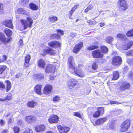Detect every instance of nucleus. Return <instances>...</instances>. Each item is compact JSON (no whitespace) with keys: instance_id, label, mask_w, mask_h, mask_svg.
Segmentation results:
<instances>
[{"instance_id":"nucleus-1","label":"nucleus","mask_w":133,"mask_h":133,"mask_svg":"<svg viewBox=\"0 0 133 133\" xmlns=\"http://www.w3.org/2000/svg\"><path fill=\"white\" fill-rule=\"evenodd\" d=\"M27 20L24 19H21V22L22 23L24 29L28 27L31 28L33 23V20L32 18L29 16L26 18Z\"/></svg>"},{"instance_id":"nucleus-2","label":"nucleus","mask_w":133,"mask_h":133,"mask_svg":"<svg viewBox=\"0 0 133 133\" xmlns=\"http://www.w3.org/2000/svg\"><path fill=\"white\" fill-rule=\"evenodd\" d=\"M119 10L124 11L128 8L127 1L125 0H119L117 2Z\"/></svg>"},{"instance_id":"nucleus-3","label":"nucleus","mask_w":133,"mask_h":133,"mask_svg":"<svg viewBox=\"0 0 133 133\" xmlns=\"http://www.w3.org/2000/svg\"><path fill=\"white\" fill-rule=\"evenodd\" d=\"M56 51L49 47H46L43 51L42 55H45L47 54L55 55L56 54Z\"/></svg>"},{"instance_id":"nucleus-4","label":"nucleus","mask_w":133,"mask_h":133,"mask_svg":"<svg viewBox=\"0 0 133 133\" xmlns=\"http://www.w3.org/2000/svg\"><path fill=\"white\" fill-rule=\"evenodd\" d=\"M130 124V120H127L124 122L122 124L121 130L122 132L127 131Z\"/></svg>"},{"instance_id":"nucleus-5","label":"nucleus","mask_w":133,"mask_h":133,"mask_svg":"<svg viewBox=\"0 0 133 133\" xmlns=\"http://www.w3.org/2000/svg\"><path fill=\"white\" fill-rule=\"evenodd\" d=\"M77 82L74 78H71L69 79L67 83L70 89H72L77 84Z\"/></svg>"},{"instance_id":"nucleus-6","label":"nucleus","mask_w":133,"mask_h":133,"mask_svg":"<svg viewBox=\"0 0 133 133\" xmlns=\"http://www.w3.org/2000/svg\"><path fill=\"white\" fill-rule=\"evenodd\" d=\"M97 111L95 112L93 114V116L95 118L99 117L100 115H102L104 112V110L103 107H98Z\"/></svg>"},{"instance_id":"nucleus-7","label":"nucleus","mask_w":133,"mask_h":133,"mask_svg":"<svg viewBox=\"0 0 133 133\" xmlns=\"http://www.w3.org/2000/svg\"><path fill=\"white\" fill-rule=\"evenodd\" d=\"M92 56L94 58H99L102 57L103 54L101 52L100 50H96L92 52Z\"/></svg>"},{"instance_id":"nucleus-8","label":"nucleus","mask_w":133,"mask_h":133,"mask_svg":"<svg viewBox=\"0 0 133 133\" xmlns=\"http://www.w3.org/2000/svg\"><path fill=\"white\" fill-rule=\"evenodd\" d=\"M68 64L69 69L72 70L75 68V63L74 58L72 56L69 57L68 59Z\"/></svg>"},{"instance_id":"nucleus-9","label":"nucleus","mask_w":133,"mask_h":133,"mask_svg":"<svg viewBox=\"0 0 133 133\" xmlns=\"http://www.w3.org/2000/svg\"><path fill=\"white\" fill-rule=\"evenodd\" d=\"M83 66L82 65H79V68L77 70H76L75 68L73 70L74 71L75 73L78 76L82 78L84 77L85 75L82 71L81 70H78L79 68H81Z\"/></svg>"},{"instance_id":"nucleus-10","label":"nucleus","mask_w":133,"mask_h":133,"mask_svg":"<svg viewBox=\"0 0 133 133\" xmlns=\"http://www.w3.org/2000/svg\"><path fill=\"white\" fill-rule=\"evenodd\" d=\"M58 121V116L56 115H51L48 119L49 122L51 123H56Z\"/></svg>"},{"instance_id":"nucleus-11","label":"nucleus","mask_w":133,"mask_h":133,"mask_svg":"<svg viewBox=\"0 0 133 133\" xmlns=\"http://www.w3.org/2000/svg\"><path fill=\"white\" fill-rule=\"evenodd\" d=\"M122 62L121 58L119 56L114 57L113 59L112 64L115 65H120Z\"/></svg>"},{"instance_id":"nucleus-12","label":"nucleus","mask_w":133,"mask_h":133,"mask_svg":"<svg viewBox=\"0 0 133 133\" xmlns=\"http://www.w3.org/2000/svg\"><path fill=\"white\" fill-rule=\"evenodd\" d=\"M59 131L61 133H67L69 131V128L65 126H62L59 125L57 127Z\"/></svg>"},{"instance_id":"nucleus-13","label":"nucleus","mask_w":133,"mask_h":133,"mask_svg":"<svg viewBox=\"0 0 133 133\" xmlns=\"http://www.w3.org/2000/svg\"><path fill=\"white\" fill-rule=\"evenodd\" d=\"M52 89V87L50 85H47L44 88L43 93L45 94H48L51 92Z\"/></svg>"},{"instance_id":"nucleus-14","label":"nucleus","mask_w":133,"mask_h":133,"mask_svg":"<svg viewBox=\"0 0 133 133\" xmlns=\"http://www.w3.org/2000/svg\"><path fill=\"white\" fill-rule=\"evenodd\" d=\"M133 44V42L129 41L123 44L122 49L123 50H127L130 48Z\"/></svg>"},{"instance_id":"nucleus-15","label":"nucleus","mask_w":133,"mask_h":133,"mask_svg":"<svg viewBox=\"0 0 133 133\" xmlns=\"http://www.w3.org/2000/svg\"><path fill=\"white\" fill-rule=\"evenodd\" d=\"M56 67L50 64L48 65L46 67L45 71L47 73L54 72Z\"/></svg>"},{"instance_id":"nucleus-16","label":"nucleus","mask_w":133,"mask_h":133,"mask_svg":"<svg viewBox=\"0 0 133 133\" xmlns=\"http://www.w3.org/2000/svg\"><path fill=\"white\" fill-rule=\"evenodd\" d=\"M25 120L27 123L31 124L35 121L36 118L32 116H27L25 117Z\"/></svg>"},{"instance_id":"nucleus-17","label":"nucleus","mask_w":133,"mask_h":133,"mask_svg":"<svg viewBox=\"0 0 133 133\" xmlns=\"http://www.w3.org/2000/svg\"><path fill=\"white\" fill-rule=\"evenodd\" d=\"M11 19L9 20H6L3 21L2 24L5 26L12 29L13 25Z\"/></svg>"},{"instance_id":"nucleus-18","label":"nucleus","mask_w":133,"mask_h":133,"mask_svg":"<svg viewBox=\"0 0 133 133\" xmlns=\"http://www.w3.org/2000/svg\"><path fill=\"white\" fill-rule=\"evenodd\" d=\"M83 43L82 42H80L76 45L74 48L73 51L74 52L76 53L80 50L83 47Z\"/></svg>"},{"instance_id":"nucleus-19","label":"nucleus","mask_w":133,"mask_h":133,"mask_svg":"<svg viewBox=\"0 0 133 133\" xmlns=\"http://www.w3.org/2000/svg\"><path fill=\"white\" fill-rule=\"evenodd\" d=\"M49 45L52 47L56 48L60 46V43L59 42L54 41L50 42L48 43Z\"/></svg>"},{"instance_id":"nucleus-20","label":"nucleus","mask_w":133,"mask_h":133,"mask_svg":"<svg viewBox=\"0 0 133 133\" xmlns=\"http://www.w3.org/2000/svg\"><path fill=\"white\" fill-rule=\"evenodd\" d=\"M42 85H37L34 88V90L37 94L41 95L42 94L41 92V89Z\"/></svg>"},{"instance_id":"nucleus-21","label":"nucleus","mask_w":133,"mask_h":133,"mask_svg":"<svg viewBox=\"0 0 133 133\" xmlns=\"http://www.w3.org/2000/svg\"><path fill=\"white\" fill-rule=\"evenodd\" d=\"M35 128L36 131L37 132H42L44 131L45 127L44 125L41 124L35 126Z\"/></svg>"},{"instance_id":"nucleus-22","label":"nucleus","mask_w":133,"mask_h":133,"mask_svg":"<svg viewBox=\"0 0 133 133\" xmlns=\"http://www.w3.org/2000/svg\"><path fill=\"white\" fill-rule=\"evenodd\" d=\"M130 87V84L129 83L127 82H125L121 85L120 89L121 90L123 91L126 89H129Z\"/></svg>"},{"instance_id":"nucleus-23","label":"nucleus","mask_w":133,"mask_h":133,"mask_svg":"<svg viewBox=\"0 0 133 133\" xmlns=\"http://www.w3.org/2000/svg\"><path fill=\"white\" fill-rule=\"evenodd\" d=\"M107 120V119L106 118H100L97 120L95 122V124L94 125H98L100 124H102L103 123L106 122Z\"/></svg>"},{"instance_id":"nucleus-24","label":"nucleus","mask_w":133,"mask_h":133,"mask_svg":"<svg viewBox=\"0 0 133 133\" xmlns=\"http://www.w3.org/2000/svg\"><path fill=\"white\" fill-rule=\"evenodd\" d=\"M38 103L34 101H29L27 103V106L30 108H34L37 105Z\"/></svg>"},{"instance_id":"nucleus-25","label":"nucleus","mask_w":133,"mask_h":133,"mask_svg":"<svg viewBox=\"0 0 133 133\" xmlns=\"http://www.w3.org/2000/svg\"><path fill=\"white\" fill-rule=\"evenodd\" d=\"M44 75L43 74H35L33 75V77L36 79L41 80L44 79Z\"/></svg>"},{"instance_id":"nucleus-26","label":"nucleus","mask_w":133,"mask_h":133,"mask_svg":"<svg viewBox=\"0 0 133 133\" xmlns=\"http://www.w3.org/2000/svg\"><path fill=\"white\" fill-rule=\"evenodd\" d=\"M30 59V57L29 55H28L25 57L24 66L25 67H27L29 66V62Z\"/></svg>"},{"instance_id":"nucleus-27","label":"nucleus","mask_w":133,"mask_h":133,"mask_svg":"<svg viewBox=\"0 0 133 133\" xmlns=\"http://www.w3.org/2000/svg\"><path fill=\"white\" fill-rule=\"evenodd\" d=\"M0 41L2 42L6 43L8 42L9 39L6 38L3 34L0 33Z\"/></svg>"},{"instance_id":"nucleus-28","label":"nucleus","mask_w":133,"mask_h":133,"mask_svg":"<svg viewBox=\"0 0 133 133\" xmlns=\"http://www.w3.org/2000/svg\"><path fill=\"white\" fill-rule=\"evenodd\" d=\"M5 82L6 85V87L5 89L6 92H8L11 89V84L10 82L9 81H6Z\"/></svg>"},{"instance_id":"nucleus-29","label":"nucleus","mask_w":133,"mask_h":133,"mask_svg":"<svg viewBox=\"0 0 133 133\" xmlns=\"http://www.w3.org/2000/svg\"><path fill=\"white\" fill-rule=\"evenodd\" d=\"M37 63L38 66L39 67L44 68L45 67V63L43 59H40L38 61Z\"/></svg>"},{"instance_id":"nucleus-30","label":"nucleus","mask_w":133,"mask_h":133,"mask_svg":"<svg viewBox=\"0 0 133 133\" xmlns=\"http://www.w3.org/2000/svg\"><path fill=\"white\" fill-rule=\"evenodd\" d=\"M101 52L103 54L107 53L108 51V48L105 46H102L101 47Z\"/></svg>"},{"instance_id":"nucleus-31","label":"nucleus","mask_w":133,"mask_h":133,"mask_svg":"<svg viewBox=\"0 0 133 133\" xmlns=\"http://www.w3.org/2000/svg\"><path fill=\"white\" fill-rule=\"evenodd\" d=\"M113 76L112 78L113 80H116L119 77L118 72L117 71H115L113 72Z\"/></svg>"},{"instance_id":"nucleus-32","label":"nucleus","mask_w":133,"mask_h":133,"mask_svg":"<svg viewBox=\"0 0 133 133\" xmlns=\"http://www.w3.org/2000/svg\"><path fill=\"white\" fill-rule=\"evenodd\" d=\"M30 8L33 10H37L38 9V6L33 3H31L29 4Z\"/></svg>"},{"instance_id":"nucleus-33","label":"nucleus","mask_w":133,"mask_h":133,"mask_svg":"<svg viewBox=\"0 0 133 133\" xmlns=\"http://www.w3.org/2000/svg\"><path fill=\"white\" fill-rule=\"evenodd\" d=\"M4 32L8 37H10L12 35V31L9 29L6 28L5 29Z\"/></svg>"},{"instance_id":"nucleus-34","label":"nucleus","mask_w":133,"mask_h":133,"mask_svg":"<svg viewBox=\"0 0 133 133\" xmlns=\"http://www.w3.org/2000/svg\"><path fill=\"white\" fill-rule=\"evenodd\" d=\"M17 12L19 14H24L26 15L27 14L25 11L22 8H18L17 10Z\"/></svg>"},{"instance_id":"nucleus-35","label":"nucleus","mask_w":133,"mask_h":133,"mask_svg":"<svg viewBox=\"0 0 133 133\" xmlns=\"http://www.w3.org/2000/svg\"><path fill=\"white\" fill-rule=\"evenodd\" d=\"M57 18L56 17L54 16L50 17L49 18V21L51 23H52L57 21Z\"/></svg>"},{"instance_id":"nucleus-36","label":"nucleus","mask_w":133,"mask_h":133,"mask_svg":"<svg viewBox=\"0 0 133 133\" xmlns=\"http://www.w3.org/2000/svg\"><path fill=\"white\" fill-rule=\"evenodd\" d=\"M61 37L59 34H53L51 35L50 38L51 39H58Z\"/></svg>"},{"instance_id":"nucleus-37","label":"nucleus","mask_w":133,"mask_h":133,"mask_svg":"<svg viewBox=\"0 0 133 133\" xmlns=\"http://www.w3.org/2000/svg\"><path fill=\"white\" fill-rule=\"evenodd\" d=\"M117 37L119 38L124 39H125V35L124 34H118L117 35Z\"/></svg>"},{"instance_id":"nucleus-38","label":"nucleus","mask_w":133,"mask_h":133,"mask_svg":"<svg viewBox=\"0 0 133 133\" xmlns=\"http://www.w3.org/2000/svg\"><path fill=\"white\" fill-rule=\"evenodd\" d=\"M98 46L94 45H92L88 47L87 49L89 50H93L94 49H97L98 48Z\"/></svg>"},{"instance_id":"nucleus-39","label":"nucleus","mask_w":133,"mask_h":133,"mask_svg":"<svg viewBox=\"0 0 133 133\" xmlns=\"http://www.w3.org/2000/svg\"><path fill=\"white\" fill-rule=\"evenodd\" d=\"M6 67L5 65H0V75L6 69Z\"/></svg>"},{"instance_id":"nucleus-40","label":"nucleus","mask_w":133,"mask_h":133,"mask_svg":"<svg viewBox=\"0 0 133 133\" xmlns=\"http://www.w3.org/2000/svg\"><path fill=\"white\" fill-rule=\"evenodd\" d=\"M88 23L89 25H94L96 24L97 23V22L94 20H89L88 21Z\"/></svg>"},{"instance_id":"nucleus-41","label":"nucleus","mask_w":133,"mask_h":133,"mask_svg":"<svg viewBox=\"0 0 133 133\" xmlns=\"http://www.w3.org/2000/svg\"><path fill=\"white\" fill-rule=\"evenodd\" d=\"M126 35L128 37L133 36V29L130 30L128 31Z\"/></svg>"},{"instance_id":"nucleus-42","label":"nucleus","mask_w":133,"mask_h":133,"mask_svg":"<svg viewBox=\"0 0 133 133\" xmlns=\"http://www.w3.org/2000/svg\"><path fill=\"white\" fill-rule=\"evenodd\" d=\"M13 130L14 133H19L20 130V129L18 127L15 126L14 127Z\"/></svg>"},{"instance_id":"nucleus-43","label":"nucleus","mask_w":133,"mask_h":133,"mask_svg":"<svg viewBox=\"0 0 133 133\" xmlns=\"http://www.w3.org/2000/svg\"><path fill=\"white\" fill-rule=\"evenodd\" d=\"M113 40V38L111 37H108L106 38L107 42L109 43H111Z\"/></svg>"},{"instance_id":"nucleus-44","label":"nucleus","mask_w":133,"mask_h":133,"mask_svg":"<svg viewBox=\"0 0 133 133\" xmlns=\"http://www.w3.org/2000/svg\"><path fill=\"white\" fill-rule=\"evenodd\" d=\"M93 6L92 5H89L88 6L87 8L85 9L84 10L85 12L86 13L89 10L92 9L93 8Z\"/></svg>"},{"instance_id":"nucleus-45","label":"nucleus","mask_w":133,"mask_h":133,"mask_svg":"<svg viewBox=\"0 0 133 133\" xmlns=\"http://www.w3.org/2000/svg\"><path fill=\"white\" fill-rule=\"evenodd\" d=\"M56 30L57 32V34H59L61 36V37L62 35H64L63 31L61 30L58 29H57Z\"/></svg>"},{"instance_id":"nucleus-46","label":"nucleus","mask_w":133,"mask_h":133,"mask_svg":"<svg viewBox=\"0 0 133 133\" xmlns=\"http://www.w3.org/2000/svg\"><path fill=\"white\" fill-rule=\"evenodd\" d=\"M74 116H77L81 118H82V116L79 112H74L73 113Z\"/></svg>"},{"instance_id":"nucleus-47","label":"nucleus","mask_w":133,"mask_h":133,"mask_svg":"<svg viewBox=\"0 0 133 133\" xmlns=\"http://www.w3.org/2000/svg\"><path fill=\"white\" fill-rule=\"evenodd\" d=\"M22 133H33V132L32 130L29 128H27Z\"/></svg>"},{"instance_id":"nucleus-48","label":"nucleus","mask_w":133,"mask_h":133,"mask_svg":"<svg viewBox=\"0 0 133 133\" xmlns=\"http://www.w3.org/2000/svg\"><path fill=\"white\" fill-rule=\"evenodd\" d=\"M126 54L127 56H132L133 55V50H131L127 52Z\"/></svg>"},{"instance_id":"nucleus-49","label":"nucleus","mask_w":133,"mask_h":133,"mask_svg":"<svg viewBox=\"0 0 133 133\" xmlns=\"http://www.w3.org/2000/svg\"><path fill=\"white\" fill-rule=\"evenodd\" d=\"M98 67V66L96 64V63H94L92 66V69L93 70L96 69Z\"/></svg>"},{"instance_id":"nucleus-50","label":"nucleus","mask_w":133,"mask_h":133,"mask_svg":"<svg viewBox=\"0 0 133 133\" xmlns=\"http://www.w3.org/2000/svg\"><path fill=\"white\" fill-rule=\"evenodd\" d=\"M60 99V97L57 96L54 97L53 98V101L54 102H57L59 101Z\"/></svg>"},{"instance_id":"nucleus-51","label":"nucleus","mask_w":133,"mask_h":133,"mask_svg":"<svg viewBox=\"0 0 133 133\" xmlns=\"http://www.w3.org/2000/svg\"><path fill=\"white\" fill-rule=\"evenodd\" d=\"M128 77L131 80H133V73L132 72H130L129 73Z\"/></svg>"},{"instance_id":"nucleus-52","label":"nucleus","mask_w":133,"mask_h":133,"mask_svg":"<svg viewBox=\"0 0 133 133\" xmlns=\"http://www.w3.org/2000/svg\"><path fill=\"white\" fill-rule=\"evenodd\" d=\"M23 45V41L21 39H20L18 43V46L20 48H22V46Z\"/></svg>"},{"instance_id":"nucleus-53","label":"nucleus","mask_w":133,"mask_h":133,"mask_svg":"<svg viewBox=\"0 0 133 133\" xmlns=\"http://www.w3.org/2000/svg\"><path fill=\"white\" fill-rule=\"evenodd\" d=\"M4 10V6L3 5L0 3V12L1 13H2Z\"/></svg>"},{"instance_id":"nucleus-54","label":"nucleus","mask_w":133,"mask_h":133,"mask_svg":"<svg viewBox=\"0 0 133 133\" xmlns=\"http://www.w3.org/2000/svg\"><path fill=\"white\" fill-rule=\"evenodd\" d=\"M12 99V95L11 94H9L7 96L6 99L10 100Z\"/></svg>"},{"instance_id":"nucleus-55","label":"nucleus","mask_w":133,"mask_h":133,"mask_svg":"<svg viewBox=\"0 0 133 133\" xmlns=\"http://www.w3.org/2000/svg\"><path fill=\"white\" fill-rule=\"evenodd\" d=\"M5 121L3 120V119H0V124L1 126H3L5 124Z\"/></svg>"},{"instance_id":"nucleus-56","label":"nucleus","mask_w":133,"mask_h":133,"mask_svg":"<svg viewBox=\"0 0 133 133\" xmlns=\"http://www.w3.org/2000/svg\"><path fill=\"white\" fill-rule=\"evenodd\" d=\"M129 68L127 66H125L123 68V71L124 73H125L127 72Z\"/></svg>"},{"instance_id":"nucleus-57","label":"nucleus","mask_w":133,"mask_h":133,"mask_svg":"<svg viewBox=\"0 0 133 133\" xmlns=\"http://www.w3.org/2000/svg\"><path fill=\"white\" fill-rule=\"evenodd\" d=\"M79 5L78 4H77L75 5L72 9H71L72 11H74V12L75 11L77 7L79 6Z\"/></svg>"},{"instance_id":"nucleus-58","label":"nucleus","mask_w":133,"mask_h":133,"mask_svg":"<svg viewBox=\"0 0 133 133\" xmlns=\"http://www.w3.org/2000/svg\"><path fill=\"white\" fill-rule=\"evenodd\" d=\"M5 88V86L2 82H0V89H4Z\"/></svg>"},{"instance_id":"nucleus-59","label":"nucleus","mask_w":133,"mask_h":133,"mask_svg":"<svg viewBox=\"0 0 133 133\" xmlns=\"http://www.w3.org/2000/svg\"><path fill=\"white\" fill-rule=\"evenodd\" d=\"M74 12V11H72V10H71L69 12V18L70 19H72V18L71 17L73 12Z\"/></svg>"},{"instance_id":"nucleus-60","label":"nucleus","mask_w":133,"mask_h":133,"mask_svg":"<svg viewBox=\"0 0 133 133\" xmlns=\"http://www.w3.org/2000/svg\"><path fill=\"white\" fill-rule=\"evenodd\" d=\"M76 34L74 33H71L70 34V36L73 38L75 37L76 36Z\"/></svg>"},{"instance_id":"nucleus-61","label":"nucleus","mask_w":133,"mask_h":133,"mask_svg":"<svg viewBox=\"0 0 133 133\" xmlns=\"http://www.w3.org/2000/svg\"><path fill=\"white\" fill-rule=\"evenodd\" d=\"M132 61V64L133 63V58L128 59H127V62L129 64H131V62H129L130 60Z\"/></svg>"},{"instance_id":"nucleus-62","label":"nucleus","mask_w":133,"mask_h":133,"mask_svg":"<svg viewBox=\"0 0 133 133\" xmlns=\"http://www.w3.org/2000/svg\"><path fill=\"white\" fill-rule=\"evenodd\" d=\"M110 103L111 104H120V103H119L115 101H112L110 102Z\"/></svg>"},{"instance_id":"nucleus-63","label":"nucleus","mask_w":133,"mask_h":133,"mask_svg":"<svg viewBox=\"0 0 133 133\" xmlns=\"http://www.w3.org/2000/svg\"><path fill=\"white\" fill-rule=\"evenodd\" d=\"M8 130L7 129L3 130L2 131L1 133H8Z\"/></svg>"},{"instance_id":"nucleus-64","label":"nucleus","mask_w":133,"mask_h":133,"mask_svg":"<svg viewBox=\"0 0 133 133\" xmlns=\"http://www.w3.org/2000/svg\"><path fill=\"white\" fill-rule=\"evenodd\" d=\"M22 123V120H18L17 122V124L18 125H21Z\"/></svg>"}]
</instances>
